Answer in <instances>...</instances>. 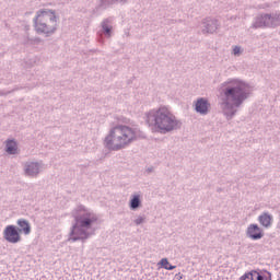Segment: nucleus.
I'll list each match as a JSON object with an SVG mask.
<instances>
[{
  "instance_id": "1",
  "label": "nucleus",
  "mask_w": 280,
  "mask_h": 280,
  "mask_svg": "<svg viewBox=\"0 0 280 280\" xmlns=\"http://www.w3.org/2000/svg\"><path fill=\"white\" fill-rule=\"evenodd\" d=\"M218 91L219 106L228 121L240 113V108L253 95L250 84L240 78H229L219 85Z\"/></svg>"
},
{
  "instance_id": "2",
  "label": "nucleus",
  "mask_w": 280,
  "mask_h": 280,
  "mask_svg": "<svg viewBox=\"0 0 280 280\" xmlns=\"http://www.w3.org/2000/svg\"><path fill=\"white\" fill-rule=\"evenodd\" d=\"M144 121L152 132L158 135H170L175 130H180L183 122L167 106H160L145 114Z\"/></svg>"
},
{
  "instance_id": "3",
  "label": "nucleus",
  "mask_w": 280,
  "mask_h": 280,
  "mask_svg": "<svg viewBox=\"0 0 280 280\" xmlns=\"http://www.w3.org/2000/svg\"><path fill=\"white\" fill-rule=\"evenodd\" d=\"M71 215L74 218V223L70 229L68 242H86L93 235L89 230L97 222V214L80 205L72 210Z\"/></svg>"
},
{
  "instance_id": "4",
  "label": "nucleus",
  "mask_w": 280,
  "mask_h": 280,
  "mask_svg": "<svg viewBox=\"0 0 280 280\" xmlns=\"http://www.w3.org/2000/svg\"><path fill=\"white\" fill-rule=\"evenodd\" d=\"M137 139V132L126 125L113 127L104 139V145L112 152H119Z\"/></svg>"
},
{
  "instance_id": "5",
  "label": "nucleus",
  "mask_w": 280,
  "mask_h": 280,
  "mask_svg": "<svg viewBox=\"0 0 280 280\" xmlns=\"http://www.w3.org/2000/svg\"><path fill=\"white\" fill-rule=\"evenodd\" d=\"M58 21H60V18L56 15V10L39 9L33 19V27L36 34L49 38L58 32Z\"/></svg>"
},
{
  "instance_id": "6",
  "label": "nucleus",
  "mask_w": 280,
  "mask_h": 280,
  "mask_svg": "<svg viewBox=\"0 0 280 280\" xmlns=\"http://www.w3.org/2000/svg\"><path fill=\"white\" fill-rule=\"evenodd\" d=\"M280 25V12L276 11L272 13H260L254 18L250 25L252 30H266L279 27Z\"/></svg>"
},
{
  "instance_id": "7",
  "label": "nucleus",
  "mask_w": 280,
  "mask_h": 280,
  "mask_svg": "<svg viewBox=\"0 0 280 280\" xmlns=\"http://www.w3.org/2000/svg\"><path fill=\"white\" fill-rule=\"evenodd\" d=\"M3 237L9 244H19L21 242V232H19V226L7 225L3 231Z\"/></svg>"
},
{
  "instance_id": "8",
  "label": "nucleus",
  "mask_w": 280,
  "mask_h": 280,
  "mask_svg": "<svg viewBox=\"0 0 280 280\" xmlns=\"http://www.w3.org/2000/svg\"><path fill=\"white\" fill-rule=\"evenodd\" d=\"M220 30V22L215 18H205L201 21L202 34H215Z\"/></svg>"
},
{
  "instance_id": "9",
  "label": "nucleus",
  "mask_w": 280,
  "mask_h": 280,
  "mask_svg": "<svg viewBox=\"0 0 280 280\" xmlns=\"http://www.w3.org/2000/svg\"><path fill=\"white\" fill-rule=\"evenodd\" d=\"M240 280H272V273L268 270H252L242 276Z\"/></svg>"
},
{
  "instance_id": "10",
  "label": "nucleus",
  "mask_w": 280,
  "mask_h": 280,
  "mask_svg": "<svg viewBox=\"0 0 280 280\" xmlns=\"http://www.w3.org/2000/svg\"><path fill=\"white\" fill-rule=\"evenodd\" d=\"M195 110L199 115H209V110H211V103L206 97H199L194 102Z\"/></svg>"
},
{
  "instance_id": "11",
  "label": "nucleus",
  "mask_w": 280,
  "mask_h": 280,
  "mask_svg": "<svg viewBox=\"0 0 280 280\" xmlns=\"http://www.w3.org/2000/svg\"><path fill=\"white\" fill-rule=\"evenodd\" d=\"M246 237L257 242L264 237V229L259 228L257 223H252L246 229Z\"/></svg>"
},
{
  "instance_id": "12",
  "label": "nucleus",
  "mask_w": 280,
  "mask_h": 280,
  "mask_svg": "<svg viewBox=\"0 0 280 280\" xmlns=\"http://www.w3.org/2000/svg\"><path fill=\"white\" fill-rule=\"evenodd\" d=\"M24 174L30 178H36L40 174V163L38 162H26L24 164Z\"/></svg>"
},
{
  "instance_id": "13",
  "label": "nucleus",
  "mask_w": 280,
  "mask_h": 280,
  "mask_svg": "<svg viewBox=\"0 0 280 280\" xmlns=\"http://www.w3.org/2000/svg\"><path fill=\"white\" fill-rule=\"evenodd\" d=\"M128 0H98V4L93 10L94 14H97L101 10H108L114 3H127Z\"/></svg>"
},
{
  "instance_id": "14",
  "label": "nucleus",
  "mask_w": 280,
  "mask_h": 280,
  "mask_svg": "<svg viewBox=\"0 0 280 280\" xmlns=\"http://www.w3.org/2000/svg\"><path fill=\"white\" fill-rule=\"evenodd\" d=\"M275 218L268 211H265L258 215V222L264 229H270L272 226Z\"/></svg>"
},
{
  "instance_id": "15",
  "label": "nucleus",
  "mask_w": 280,
  "mask_h": 280,
  "mask_svg": "<svg viewBox=\"0 0 280 280\" xmlns=\"http://www.w3.org/2000/svg\"><path fill=\"white\" fill-rule=\"evenodd\" d=\"M101 33L104 34L106 38H110L113 36V18H107L101 23Z\"/></svg>"
},
{
  "instance_id": "16",
  "label": "nucleus",
  "mask_w": 280,
  "mask_h": 280,
  "mask_svg": "<svg viewBox=\"0 0 280 280\" xmlns=\"http://www.w3.org/2000/svg\"><path fill=\"white\" fill-rule=\"evenodd\" d=\"M18 224V231L20 233H24V235H30V233H32V225L30 224V221H27L26 219H19L16 221Z\"/></svg>"
},
{
  "instance_id": "17",
  "label": "nucleus",
  "mask_w": 280,
  "mask_h": 280,
  "mask_svg": "<svg viewBox=\"0 0 280 280\" xmlns=\"http://www.w3.org/2000/svg\"><path fill=\"white\" fill-rule=\"evenodd\" d=\"M18 150H19V144L16 143V140L11 139L5 141L7 154H16Z\"/></svg>"
},
{
  "instance_id": "18",
  "label": "nucleus",
  "mask_w": 280,
  "mask_h": 280,
  "mask_svg": "<svg viewBox=\"0 0 280 280\" xmlns=\"http://www.w3.org/2000/svg\"><path fill=\"white\" fill-rule=\"evenodd\" d=\"M141 207V195H133L129 201V209L137 211Z\"/></svg>"
},
{
  "instance_id": "19",
  "label": "nucleus",
  "mask_w": 280,
  "mask_h": 280,
  "mask_svg": "<svg viewBox=\"0 0 280 280\" xmlns=\"http://www.w3.org/2000/svg\"><path fill=\"white\" fill-rule=\"evenodd\" d=\"M159 266L164 268V270H174V269H176V266L170 265V260H167V258H162L159 262Z\"/></svg>"
},
{
  "instance_id": "20",
  "label": "nucleus",
  "mask_w": 280,
  "mask_h": 280,
  "mask_svg": "<svg viewBox=\"0 0 280 280\" xmlns=\"http://www.w3.org/2000/svg\"><path fill=\"white\" fill-rule=\"evenodd\" d=\"M232 54H233V56H241L242 55V47L241 46H233Z\"/></svg>"
},
{
  "instance_id": "21",
  "label": "nucleus",
  "mask_w": 280,
  "mask_h": 280,
  "mask_svg": "<svg viewBox=\"0 0 280 280\" xmlns=\"http://www.w3.org/2000/svg\"><path fill=\"white\" fill-rule=\"evenodd\" d=\"M135 224L137 226H139V224H141V217H138L136 220H135Z\"/></svg>"
},
{
  "instance_id": "22",
  "label": "nucleus",
  "mask_w": 280,
  "mask_h": 280,
  "mask_svg": "<svg viewBox=\"0 0 280 280\" xmlns=\"http://www.w3.org/2000/svg\"><path fill=\"white\" fill-rule=\"evenodd\" d=\"M152 172H154V167L152 166L145 170L147 174H152Z\"/></svg>"
},
{
  "instance_id": "23",
  "label": "nucleus",
  "mask_w": 280,
  "mask_h": 280,
  "mask_svg": "<svg viewBox=\"0 0 280 280\" xmlns=\"http://www.w3.org/2000/svg\"><path fill=\"white\" fill-rule=\"evenodd\" d=\"M176 279H178V280H180V279H183V275L182 273H176Z\"/></svg>"
},
{
  "instance_id": "24",
  "label": "nucleus",
  "mask_w": 280,
  "mask_h": 280,
  "mask_svg": "<svg viewBox=\"0 0 280 280\" xmlns=\"http://www.w3.org/2000/svg\"><path fill=\"white\" fill-rule=\"evenodd\" d=\"M100 43H104V39H100Z\"/></svg>"
}]
</instances>
